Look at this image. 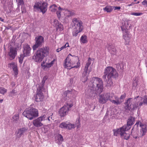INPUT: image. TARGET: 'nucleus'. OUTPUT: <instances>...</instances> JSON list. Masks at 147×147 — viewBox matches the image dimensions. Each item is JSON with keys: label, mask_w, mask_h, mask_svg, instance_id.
<instances>
[{"label": "nucleus", "mask_w": 147, "mask_h": 147, "mask_svg": "<svg viewBox=\"0 0 147 147\" xmlns=\"http://www.w3.org/2000/svg\"><path fill=\"white\" fill-rule=\"evenodd\" d=\"M126 109L129 110H134L138 108L139 109L143 105H147V98H143L138 96L132 99L129 98L125 103Z\"/></svg>", "instance_id": "1"}, {"label": "nucleus", "mask_w": 147, "mask_h": 147, "mask_svg": "<svg viewBox=\"0 0 147 147\" xmlns=\"http://www.w3.org/2000/svg\"><path fill=\"white\" fill-rule=\"evenodd\" d=\"M118 76V74L116 70L113 67L109 66L105 68L102 78L103 79L106 80L107 86L111 87L112 86L113 84L112 78H115Z\"/></svg>", "instance_id": "2"}, {"label": "nucleus", "mask_w": 147, "mask_h": 147, "mask_svg": "<svg viewBox=\"0 0 147 147\" xmlns=\"http://www.w3.org/2000/svg\"><path fill=\"white\" fill-rule=\"evenodd\" d=\"M49 47L47 46L39 48L33 58L36 62H41L44 57L49 54Z\"/></svg>", "instance_id": "3"}, {"label": "nucleus", "mask_w": 147, "mask_h": 147, "mask_svg": "<svg viewBox=\"0 0 147 147\" xmlns=\"http://www.w3.org/2000/svg\"><path fill=\"white\" fill-rule=\"evenodd\" d=\"M74 28L72 33L73 36H76L83 29L82 22L79 18H74L72 20Z\"/></svg>", "instance_id": "4"}, {"label": "nucleus", "mask_w": 147, "mask_h": 147, "mask_svg": "<svg viewBox=\"0 0 147 147\" xmlns=\"http://www.w3.org/2000/svg\"><path fill=\"white\" fill-rule=\"evenodd\" d=\"M130 128H128L126 125H124L119 129H114L113 130L114 135L117 136L120 134L121 137L124 138L125 139L127 140L129 138L130 135L129 134L126 133L125 131L129 129Z\"/></svg>", "instance_id": "5"}, {"label": "nucleus", "mask_w": 147, "mask_h": 147, "mask_svg": "<svg viewBox=\"0 0 147 147\" xmlns=\"http://www.w3.org/2000/svg\"><path fill=\"white\" fill-rule=\"evenodd\" d=\"M22 114L25 117L30 120L38 116V112L37 109L33 107H30L25 110Z\"/></svg>", "instance_id": "6"}, {"label": "nucleus", "mask_w": 147, "mask_h": 147, "mask_svg": "<svg viewBox=\"0 0 147 147\" xmlns=\"http://www.w3.org/2000/svg\"><path fill=\"white\" fill-rule=\"evenodd\" d=\"M92 83L94 87L96 86V93L100 94L103 89V84L102 79L96 77H93L92 78Z\"/></svg>", "instance_id": "7"}, {"label": "nucleus", "mask_w": 147, "mask_h": 147, "mask_svg": "<svg viewBox=\"0 0 147 147\" xmlns=\"http://www.w3.org/2000/svg\"><path fill=\"white\" fill-rule=\"evenodd\" d=\"M34 11H40L43 14L45 13L47 9V4L45 2H36L33 6Z\"/></svg>", "instance_id": "8"}, {"label": "nucleus", "mask_w": 147, "mask_h": 147, "mask_svg": "<svg viewBox=\"0 0 147 147\" xmlns=\"http://www.w3.org/2000/svg\"><path fill=\"white\" fill-rule=\"evenodd\" d=\"M71 56L76 57L74 55L72 56L70 54H69L66 59L65 60L64 63L63 64L64 68L70 69L73 68H77L79 67L80 66V63L79 62H77V65L73 66V63H71L72 61H71L70 59ZM73 64H74V63H73Z\"/></svg>", "instance_id": "9"}, {"label": "nucleus", "mask_w": 147, "mask_h": 147, "mask_svg": "<svg viewBox=\"0 0 147 147\" xmlns=\"http://www.w3.org/2000/svg\"><path fill=\"white\" fill-rule=\"evenodd\" d=\"M121 29L123 32V38L125 40V44L129 45L130 42L132 35L128 29H123L122 27Z\"/></svg>", "instance_id": "10"}, {"label": "nucleus", "mask_w": 147, "mask_h": 147, "mask_svg": "<svg viewBox=\"0 0 147 147\" xmlns=\"http://www.w3.org/2000/svg\"><path fill=\"white\" fill-rule=\"evenodd\" d=\"M46 116L44 115L33 120L32 123L35 127H39L43 125L42 121L47 120Z\"/></svg>", "instance_id": "11"}, {"label": "nucleus", "mask_w": 147, "mask_h": 147, "mask_svg": "<svg viewBox=\"0 0 147 147\" xmlns=\"http://www.w3.org/2000/svg\"><path fill=\"white\" fill-rule=\"evenodd\" d=\"M91 59L90 57H89L87 62L86 63L84 69V71L82 74V76L84 78V80L83 82L86 81L88 79V76H87V73L89 74L91 71V69L90 68L88 69L89 66L91 63Z\"/></svg>", "instance_id": "12"}, {"label": "nucleus", "mask_w": 147, "mask_h": 147, "mask_svg": "<svg viewBox=\"0 0 147 147\" xmlns=\"http://www.w3.org/2000/svg\"><path fill=\"white\" fill-rule=\"evenodd\" d=\"M35 41V44L32 47L33 50H36L37 48L42 45L44 42V38L42 36H40L36 37Z\"/></svg>", "instance_id": "13"}, {"label": "nucleus", "mask_w": 147, "mask_h": 147, "mask_svg": "<svg viewBox=\"0 0 147 147\" xmlns=\"http://www.w3.org/2000/svg\"><path fill=\"white\" fill-rule=\"evenodd\" d=\"M109 98V93H104L99 96V102L102 104L106 103Z\"/></svg>", "instance_id": "14"}, {"label": "nucleus", "mask_w": 147, "mask_h": 147, "mask_svg": "<svg viewBox=\"0 0 147 147\" xmlns=\"http://www.w3.org/2000/svg\"><path fill=\"white\" fill-rule=\"evenodd\" d=\"M42 88L41 87H38L37 89V94L35 97V100L36 102H39L42 100L44 96L42 93Z\"/></svg>", "instance_id": "15"}, {"label": "nucleus", "mask_w": 147, "mask_h": 147, "mask_svg": "<svg viewBox=\"0 0 147 147\" xmlns=\"http://www.w3.org/2000/svg\"><path fill=\"white\" fill-rule=\"evenodd\" d=\"M136 125L137 126L139 125L140 127H141V129H140L141 136H142L145 135L146 131V126L145 124L142 123L140 121H137L136 124Z\"/></svg>", "instance_id": "16"}, {"label": "nucleus", "mask_w": 147, "mask_h": 147, "mask_svg": "<svg viewBox=\"0 0 147 147\" xmlns=\"http://www.w3.org/2000/svg\"><path fill=\"white\" fill-rule=\"evenodd\" d=\"M23 54L25 56H28L30 55L31 49L28 44L26 43L23 47Z\"/></svg>", "instance_id": "17"}, {"label": "nucleus", "mask_w": 147, "mask_h": 147, "mask_svg": "<svg viewBox=\"0 0 147 147\" xmlns=\"http://www.w3.org/2000/svg\"><path fill=\"white\" fill-rule=\"evenodd\" d=\"M53 23L57 31H61L63 30V26L60 22H59L58 20H54Z\"/></svg>", "instance_id": "18"}, {"label": "nucleus", "mask_w": 147, "mask_h": 147, "mask_svg": "<svg viewBox=\"0 0 147 147\" xmlns=\"http://www.w3.org/2000/svg\"><path fill=\"white\" fill-rule=\"evenodd\" d=\"M68 111L67 107L64 105L59 109V114L61 117H64L66 115Z\"/></svg>", "instance_id": "19"}, {"label": "nucleus", "mask_w": 147, "mask_h": 147, "mask_svg": "<svg viewBox=\"0 0 147 147\" xmlns=\"http://www.w3.org/2000/svg\"><path fill=\"white\" fill-rule=\"evenodd\" d=\"M17 54V49L13 47H10L8 55L12 59H14Z\"/></svg>", "instance_id": "20"}, {"label": "nucleus", "mask_w": 147, "mask_h": 147, "mask_svg": "<svg viewBox=\"0 0 147 147\" xmlns=\"http://www.w3.org/2000/svg\"><path fill=\"white\" fill-rule=\"evenodd\" d=\"M28 129V128L26 127H23L20 129L18 130L17 137L20 138L22 135L25 134L27 131Z\"/></svg>", "instance_id": "21"}, {"label": "nucleus", "mask_w": 147, "mask_h": 147, "mask_svg": "<svg viewBox=\"0 0 147 147\" xmlns=\"http://www.w3.org/2000/svg\"><path fill=\"white\" fill-rule=\"evenodd\" d=\"M63 15L66 17H69L75 14V13L73 10H70L64 9Z\"/></svg>", "instance_id": "22"}, {"label": "nucleus", "mask_w": 147, "mask_h": 147, "mask_svg": "<svg viewBox=\"0 0 147 147\" xmlns=\"http://www.w3.org/2000/svg\"><path fill=\"white\" fill-rule=\"evenodd\" d=\"M58 10L56 11V14L57 17L59 19L62 17L64 14V8H61L59 6L58 8Z\"/></svg>", "instance_id": "23"}, {"label": "nucleus", "mask_w": 147, "mask_h": 147, "mask_svg": "<svg viewBox=\"0 0 147 147\" xmlns=\"http://www.w3.org/2000/svg\"><path fill=\"white\" fill-rule=\"evenodd\" d=\"M55 61L56 60L54 59L50 63H47L46 65H44L42 63L41 66L43 69L45 70L46 68H49L52 66Z\"/></svg>", "instance_id": "24"}, {"label": "nucleus", "mask_w": 147, "mask_h": 147, "mask_svg": "<svg viewBox=\"0 0 147 147\" xmlns=\"http://www.w3.org/2000/svg\"><path fill=\"white\" fill-rule=\"evenodd\" d=\"M107 49L112 54L114 53L116 51L114 46L112 44H108L107 47Z\"/></svg>", "instance_id": "25"}, {"label": "nucleus", "mask_w": 147, "mask_h": 147, "mask_svg": "<svg viewBox=\"0 0 147 147\" xmlns=\"http://www.w3.org/2000/svg\"><path fill=\"white\" fill-rule=\"evenodd\" d=\"M135 121V118L132 117H130L128 120L127 125V127L128 128L129 127L132 125L134 123Z\"/></svg>", "instance_id": "26"}, {"label": "nucleus", "mask_w": 147, "mask_h": 147, "mask_svg": "<svg viewBox=\"0 0 147 147\" xmlns=\"http://www.w3.org/2000/svg\"><path fill=\"white\" fill-rule=\"evenodd\" d=\"M114 99V100H112L111 101V102L114 104L119 105L120 104L122 103L121 101V100H120L118 96H115Z\"/></svg>", "instance_id": "27"}, {"label": "nucleus", "mask_w": 147, "mask_h": 147, "mask_svg": "<svg viewBox=\"0 0 147 147\" xmlns=\"http://www.w3.org/2000/svg\"><path fill=\"white\" fill-rule=\"evenodd\" d=\"M116 68L118 71H122L124 69V64L123 63L116 64Z\"/></svg>", "instance_id": "28"}, {"label": "nucleus", "mask_w": 147, "mask_h": 147, "mask_svg": "<svg viewBox=\"0 0 147 147\" xmlns=\"http://www.w3.org/2000/svg\"><path fill=\"white\" fill-rule=\"evenodd\" d=\"M114 6H112L111 5H107L105 7L103 8V9L105 11H106L107 12H111L114 9Z\"/></svg>", "instance_id": "29"}, {"label": "nucleus", "mask_w": 147, "mask_h": 147, "mask_svg": "<svg viewBox=\"0 0 147 147\" xmlns=\"http://www.w3.org/2000/svg\"><path fill=\"white\" fill-rule=\"evenodd\" d=\"M8 67L10 68H12L13 70L17 68V64L16 63L12 62L11 63L8 64Z\"/></svg>", "instance_id": "30"}, {"label": "nucleus", "mask_w": 147, "mask_h": 147, "mask_svg": "<svg viewBox=\"0 0 147 147\" xmlns=\"http://www.w3.org/2000/svg\"><path fill=\"white\" fill-rule=\"evenodd\" d=\"M82 43L84 44L87 43L88 42L87 37L86 35H83L81 37L80 39Z\"/></svg>", "instance_id": "31"}, {"label": "nucleus", "mask_w": 147, "mask_h": 147, "mask_svg": "<svg viewBox=\"0 0 147 147\" xmlns=\"http://www.w3.org/2000/svg\"><path fill=\"white\" fill-rule=\"evenodd\" d=\"M71 93V91L67 90L65 91L62 95L63 98H64V100L67 99V96H69V94H70Z\"/></svg>", "instance_id": "32"}, {"label": "nucleus", "mask_w": 147, "mask_h": 147, "mask_svg": "<svg viewBox=\"0 0 147 147\" xmlns=\"http://www.w3.org/2000/svg\"><path fill=\"white\" fill-rule=\"evenodd\" d=\"M57 5L55 4H54L51 5L49 7V9L51 11L55 12L57 10Z\"/></svg>", "instance_id": "33"}, {"label": "nucleus", "mask_w": 147, "mask_h": 147, "mask_svg": "<svg viewBox=\"0 0 147 147\" xmlns=\"http://www.w3.org/2000/svg\"><path fill=\"white\" fill-rule=\"evenodd\" d=\"M47 76H44L43 77L42 80V84H40V86L39 87H41V88L43 89L46 80H47Z\"/></svg>", "instance_id": "34"}, {"label": "nucleus", "mask_w": 147, "mask_h": 147, "mask_svg": "<svg viewBox=\"0 0 147 147\" xmlns=\"http://www.w3.org/2000/svg\"><path fill=\"white\" fill-rule=\"evenodd\" d=\"M75 127L74 125L70 123H67V125L66 129L69 130L71 129L72 128Z\"/></svg>", "instance_id": "35"}, {"label": "nucleus", "mask_w": 147, "mask_h": 147, "mask_svg": "<svg viewBox=\"0 0 147 147\" xmlns=\"http://www.w3.org/2000/svg\"><path fill=\"white\" fill-rule=\"evenodd\" d=\"M7 92V90L6 89L2 87H0V94L4 95Z\"/></svg>", "instance_id": "36"}, {"label": "nucleus", "mask_w": 147, "mask_h": 147, "mask_svg": "<svg viewBox=\"0 0 147 147\" xmlns=\"http://www.w3.org/2000/svg\"><path fill=\"white\" fill-rule=\"evenodd\" d=\"M26 57L24 54H21L20 55V57H18V60L19 62L22 64L24 57Z\"/></svg>", "instance_id": "37"}, {"label": "nucleus", "mask_w": 147, "mask_h": 147, "mask_svg": "<svg viewBox=\"0 0 147 147\" xmlns=\"http://www.w3.org/2000/svg\"><path fill=\"white\" fill-rule=\"evenodd\" d=\"M57 138V139L59 142L58 143H61L63 140V137L61 134H59L58 135Z\"/></svg>", "instance_id": "38"}, {"label": "nucleus", "mask_w": 147, "mask_h": 147, "mask_svg": "<svg viewBox=\"0 0 147 147\" xmlns=\"http://www.w3.org/2000/svg\"><path fill=\"white\" fill-rule=\"evenodd\" d=\"M67 123L65 122H63L60 125H59V127H61L62 128H66L67 127Z\"/></svg>", "instance_id": "39"}, {"label": "nucleus", "mask_w": 147, "mask_h": 147, "mask_svg": "<svg viewBox=\"0 0 147 147\" xmlns=\"http://www.w3.org/2000/svg\"><path fill=\"white\" fill-rule=\"evenodd\" d=\"M117 96L115 95L113 93H111V94L109 93V100L111 102L112 100H114L115 98V96Z\"/></svg>", "instance_id": "40"}, {"label": "nucleus", "mask_w": 147, "mask_h": 147, "mask_svg": "<svg viewBox=\"0 0 147 147\" xmlns=\"http://www.w3.org/2000/svg\"><path fill=\"white\" fill-rule=\"evenodd\" d=\"M126 97V94L125 93H124L123 94L121 95L119 98L121 101L122 102Z\"/></svg>", "instance_id": "41"}, {"label": "nucleus", "mask_w": 147, "mask_h": 147, "mask_svg": "<svg viewBox=\"0 0 147 147\" xmlns=\"http://www.w3.org/2000/svg\"><path fill=\"white\" fill-rule=\"evenodd\" d=\"M13 121L14 122H16L19 119V116L18 115H17L13 116Z\"/></svg>", "instance_id": "42"}, {"label": "nucleus", "mask_w": 147, "mask_h": 147, "mask_svg": "<svg viewBox=\"0 0 147 147\" xmlns=\"http://www.w3.org/2000/svg\"><path fill=\"white\" fill-rule=\"evenodd\" d=\"M14 74V76L15 77H17V75L18 74V68H17L13 70Z\"/></svg>", "instance_id": "43"}, {"label": "nucleus", "mask_w": 147, "mask_h": 147, "mask_svg": "<svg viewBox=\"0 0 147 147\" xmlns=\"http://www.w3.org/2000/svg\"><path fill=\"white\" fill-rule=\"evenodd\" d=\"M142 13H131V15L135 16H140L142 15Z\"/></svg>", "instance_id": "44"}, {"label": "nucleus", "mask_w": 147, "mask_h": 147, "mask_svg": "<svg viewBox=\"0 0 147 147\" xmlns=\"http://www.w3.org/2000/svg\"><path fill=\"white\" fill-rule=\"evenodd\" d=\"M69 44L68 42H67L66 44L64 46H62L61 47L60 49V50H62L63 49L65 48L66 47H69Z\"/></svg>", "instance_id": "45"}, {"label": "nucleus", "mask_w": 147, "mask_h": 147, "mask_svg": "<svg viewBox=\"0 0 147 147\" xmlns=\"http://www.w3.org/2000/svg\"><path fill=\"white\" fill-rule=\"evenodd\" d=\"M18 5H21L24 4L23 0H16Z\"/></svg>", "instance_id": "46"}, {"label": "nucleus", "mask_w": 147, "mask_h": 147, "mask_svg": "<svg viewBox=\"0 0 147 147\" xmlns=\"http://www.w3.org/2000/svg\"><path fill=\"white\" fill-rule=\"evenodd\" d=\"M72 104H69L68 103H67L64 106H67L68 108V110H69V108H71L73 106Z\"/></svg>", "instance_id": "47"}, {"label": "nucleus", "mask_w": 147, "mask_h": 147, "mask_svg": "<svg viewBox=\"0 0 147 147\" xmlns=\"http://www.w3.org/2000/svg\"><path fill=\"white\" fill-rule=\"evenodd\" d=\"M142 4L143 5H146L147 7V1L144 0L142 2Z\"/></svg>", "instance_id": "48"}, {"label": "nucleus", "mask_w": 147, "mask_h": 147, "mask_svg": "<svg viewBox=\"0 0 147 147\" xmlns=\"http://www.w3.org/2000/svg\"><path fill=\"white\" fill-rule=\"evenodd\" d=\"M114 10H120L121 9V7H118V6H116L114 7Z\"/></svg>", "instance_id": "49"}, {"label": "nucleus", "mask_w": 147, "mask_h": 147, "mask_svg": "<svg viewBox=\"0 0 147 147\" xmlns=\"http://www.w3.org/2000/svg\"><path fill=\"white\" fill-rule=\"evenodd\" d=\"M11 85L12 87H13L15 86V83L13 82H12L11 84Z\"/></svg>", "instance_id": "50"}, {"label": "nucleus", "mask_w": 147, "mask_h": 147, "mask_svg": "<svg viewBox=\"0 0 147 147\" xmlns=\"http://www.w3.org/2000/svg\"><path fill=\"white\" fill-rule=\"evenodd\" d=\"M132 135H133V137L134 138H135V139H136L137 138L138 136L136 135L135 134H134L133 133H132Z\"/></svg>", "instance_id": "51"}, {"label": "nucleus", "mask_w": 147, "mask_h": 147, "mask_svg": "<svg viewBox=\"0 0 147 147\" xmlns=\"http://www.w3.org/2000/svg\"><path fill=\"white\" fill-rule=\"evenodd\" d=\"M26 12V10L25 9H23L22 10V13H25Z\"/></svg>", "instance_id": "52"}, {"label": "nucleus", "mask_w": 147, "mask_h": 147, "mask_svg": "<svg viewBox=\"0 0 147 147\" xmlns=\"http://www.w3.org/2000/svg\"><path fill=\"white\" fill-rule=\"evenodd\" d=\"M134 4V3H132L131 4H128L127 6H130L133 5Z\"/></svg>", "instance_id": "53"}, {"label": "nucleus", "mask_w": 147, "mask_h": 147, "mask_svg": "<svg viewBox=\"0 0 147 147\" xmlns=\"http://www.w3.org/2000/svg\"><path fill=\"white\" fill-rule=\"evenodd\" d=\"M61 50H60V48L59 49H56V51L57 52H59Z\"/></svg>", "instance_id": "54"}, {"label": "nucleus", "mask_w": 147, "mask_h": 147, "mask_svg": "<svg viewBox=\"0 0 147 147\" xmlns=\"http://www.w3.org/2000/svg\"><path fill=\"white\" fill-rule=\"evenodd\" d=\"M47 117V119L48 120L50 121V117Z\"/></svg>", "instance_id": "55"}, {"label": "nucleus", "mask_w": 147, "mask_h": 147, "mask_svg": "<svg viewBox=\"0 0 147 147\" xmlns=\"http://www.w3.org/2000/svg\"><path fill=\"white\" fill-rule=\"evenodd\" d=\"M0 21H1L2 22H3L4 21V20L2 19V18L0 17Z\"/></svg>", "instance_id": "56"}, {"label": "nucleus", "mask_w": 147, "mask_h": 147, "mask_svg": "<svg viewBox=\"0 0 147 147\" xmlns=\"http://www.w3.org/2000/svg\"><path fill=\"white\" fill-rule=\"evenodd\" d=\"M3 101V99H1L0 100V102H1V103Z\"/></svg>", "instance_id": "57"}, {"label": "nucleus", "mask_w": 147, "mask_h": 147, "mask_svg": "<svg viewBox=\"0 0 147 147\" xmlns=\"http://www.w3.org/2000/svg\"><path fill=\"white\" fill-rule=\"evenodd\" d=\"M115 1H122V0H115Z\"/></svg>", "instance_id": "58"}, {"label": "nucleus", "mask_w": 147, "mask_h": 147, "mask_svg": "<svg viewBox=\"0 0 147 147\" xmlns=\"http://www.w3.org/2000/svg\"><path fill=\"white\" fill-rule=\"evenodd\" d=\"M95 106H94V108H93V110H94V109H95Z\"/></svg>", "instance_id": "59"}, {"label": "nucleus", "mask_w": 147, "mask_h": 147, "mask_svg": "<svg viewBox=\"0 0 147 147\" xmlns=\"http://www.w3.org/2000/svg\"><path fill=\"white\" fill-rule=\"evenodd\" d=\"M139 3V1H138V2H137L136 3Z\"/></svg>", "instance_id": "60"}, {"label": "nucleus", "mask_w": 147, "mask_h": 147, "mask_svg": "<svg viewBox=\"0 0 147 147\" xmlns=\"http://www.w3.org/2000/svg\"><path fill=\"white\" fill-rule=\"evenodd\" d=\"M78 122L79 123H80V121H79V119L78 120Z\"/></svg>", "instance_id": "61"}, {"label": "nucleus", "mask_w": 147, "mask_h": 147, "mask_svg": "<svg viewBox=\"0 0 147 147\" xmlns=\"http://www.w3.org/2000/svg\"><path fill=\"white\" fill-rule=\"evenodd\" d=\"M130 21V20H128L127 21Z\"/></svg>", "instance_id": "62"}]
</instances>
